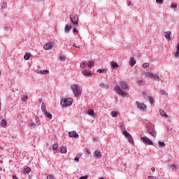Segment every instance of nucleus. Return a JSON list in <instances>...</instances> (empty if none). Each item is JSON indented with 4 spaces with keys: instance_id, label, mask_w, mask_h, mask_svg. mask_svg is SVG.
Segmentation results:
<instances>
[{
    "instance_id": "obj_1",
    "label": "nucleus",
    "mask_w": 179,
    "mask_h": 179,
    "mask_svg": "<svg viewBox=\"0 0 179 179\" xmlns=\"http://www.w3.org/2000/svg\"><path fill=\"white\" fill-rule=\"evenodd\" d=\"M71 89L76 97H79L82 94V89L78 84L71 85Z\"/></svg>"
},
{
    "instance_id": "obj_2",
    "label": "nucleus",
    "mask_w": 179,
    "mask_h": 179,
    "mask_svg": "<svg viewBox=\"0 0 179 179\" xmlns=\"http://www.w3.org/2000/svg\"><path fill=\"white\" fill-rule=\"evenodd\" d=\"M73 101V99L72 98H69L67 99L65 98H63L62 99L60 104L61 106H62V107H69V106H72Z\"/></svg>"
},
{
    "instance_id": "obj_3",
    "label": "nucleus",
    "mask_w": 179,
    "mask_h": 179,
    "mask_svg": "<svg viewBox=\"0 0 179 179\" xmlns=\"http://www.w3.org/2000/svg\"><path fill=\"white\" fill-rule=\"evenodd\" d=\"M143 76H144V78H150V79H153V78H155V79H159L160 78L158 74H154L152 72H144Z\"/></svg>"
},
{
    "instance_id": "obj_4",
    "label": "nucleus",
    "mask_w": 179,
    "mask_h": 179,
    "mask_svg": "<svg viewBox=\"0 0 179 179\" xmlns=\"http://www.w3.org/2000/svg\"><path fill=\"white\" fill-rule=\"evenodd\" d=\"M70 19L71 23L73 24H75V26H79V18L78 17V15L76 14H71L70 15Z\"/></svg>"
},
{
    "instance_id": "obj_5",
    "label": "nucleus",
    "mask_w": 179,
    "mask_h": 179,
    "mask_svg": "<svg viewBox=\"0 0 179 179\" xmlns=\"http://www.w3.org/2000/svg\"><path fill=\"white\" fill-rule=\"evenodd\" d=\"M123 135H124L125 138H127L129 143H134V138H132V136H131V134L127 130L123 131Z\"/></svg>"
},
{
    "instance_id": "obj_6",
    "label": "nucleus",
    "mask_w": 179,
    "mask_h": 179,
    "mask_svg": "<svg viewBox=\"0 0 179 179\" xmlns=\"http://www.w3.org/2000/svg\"><path fill=\"white\" fill-rule=\"evenodd\" d=\"M141 141H143V143H145V145H153V142L150 140V138L141 137Z\"/></svg>"
},
{
    "instance_id": "obj_7",
    "label": "nucleus",
    "mask_w": 179,
    "mask_h": 179,
    "mask_svg": "<svg viewBox=\"0 0 179 179\" xmlns=\"http://www.w3.org/2000/svg\"><path fill=\"white\" fill-rule=\"evenodd\" d=\"M115 91L116 92V93H117V94L120 96H127V93L124 92V91L121 90V87H120V86L115 87Z\"/></svg>"
},
{
    "instance_id": "obj_8",
    "label": "nucleus",
    "mask_w": 179,
    "mask_h": 179,
    "mask_svg": "<svg viewBox=\"0 0 179 179\" xmlns=\"http://www.w3.org/2000/svg\"><path fill=\"white\" fill-rule=\"evenodd\" d=\"M136 104L139 110H142L143 111H145V110H146V106L145 105V103H141L139 101H136Z\"/></svg>"
},
{
    "instance_id": "obj_9",
    "label": "nucleus",
    "mask_w": 179,
    "mask_h": 179,
    "mask_svg": "<svg viewBox=\"0 0 179 179\" xmlns=\"http://www.w3.org/2000/svg\"><path fill=\"white\" fill-rule=\"evenodd\" d=\"M69 138H76V139H78V138H79V134H78L76 131H72L69 132Z\"/></svg>"
},
{
    "instance_id": "obj_10",
    "label": "nucleus",
    "mask_w": 179,
    "mask_h": 179,
    "mask_svg": "<svg viewBox=\"0 0 179 179\" xmlns=\"http://www.w3.org/2000/svg\"><path fill=\"white\" fill-rule=\"evenodd\" d=\"M171 31H165L164 32V37L166 38V40H171Z\"/></svg>"
},
{
    "instance_id": "obj_11",
    "label": "nucleus",
    "mask_w": 179,
    "mask_h": 179,
    "mask_svg": "<svg viewBox=\"0 0 179 179\" xmlns=\"http://www.w3.org/2000/svg\"><path fill=\"white\" fill-rule=\"evenodd\" d=\"M53 45H52V43H47L44 46L43 48L44 50H51V48H52Z\"/></svg>"
},
{
    "instance_id": "obj_12",
    "label": "nucleus",
    "mask_w": 179,
    "mask_h": 179,
    "mask_svg": "<svg viewBox=\"0 0 179 179\" xmlns=\"http://www.w3.org/2000/svg\"><path fill=\"white\" fill-rule=\"evenodd\" d=\"M120 85L121 87L124 89V90H127L128 89V85H127V83H125L124 81H121L120 83Z\"/></svg>"
},
{
    "instance_id": "obj_13",
    "label": "nucleus",
    "mask_w": 179,
    "mask_h": 179,
    "mask_svg": "<svg viewBox=\"0 0 179 179\" xmlns=\"http://www.w3.org/2000/svg\"><path fill=\"white\" fill-rule=\"evenodd\" d=\"M43 113L45 117H46V118H48V120H51L52 118V115H51L50 113H48L47 110H45Z\"/></svg>"
},
{
    "instance_id": "obj_14",
    "label": "nucleus",
    "mask_w": 179,
    "mask_h": 179,
    "mask_svg": "<svg viewBox=\"0 0 179 179\" xmlns=\"http://www.w3.org/2000/svg\"><path fill=\"white\" fill-rule=\"evenodd\" d=\"M83 75H84V76H90V75H92V72H90L89 70H84L82 72Z\"/></svg>"
},
{
    "instance_id": "obj_15",
    "label": "nucleus",
    "mask_w": 179,
    "mask_h": 179,
    "mask_svg": "<svg viewBox=\"0 0 179 179\" xmlns=\"http://www.w3.org/2000/svg\"><path fill=\"white\" fill-rule=\"evenodd\" d=\"M129 64L131 66H134L135 64H136V60H135V58L131 57L129 60Z\"/></svg>"
},
{
    "instance_id": "obj_16",
    "label": "nucleus",
    "mask_w": 179,
    "mask_h": 179,
    "mask_svg": "<svg viewBox=\"0 0 179 179\" xmlns=\"http://www.w3.org/2000/svg\"><path fill=\"white\" fill-rule=\"evenodd\" d=\"M8 124V122H6V120L2 119L1 122V127L2 128H5L6 127V124Z\"/></svg>"
},
{
    "instance_id": "obj_17",
    "label": "nucleus",
    "mask_w": 179,
    "mask_h": 179,
    "mask_svg": "<svg viewBox=\"0 0 179 179\" xmlns=\"http://www.w3.org/2000/svg\"><path fill=\"white\" fill-rule=\"evenodd\" d=\"M94 157H101V152L100 151H94Z\"/></svg>"
},
{
    "instance_id": "obj_18",
    "label": "nucleus",
    "mask_w": 179,
    "mask_h": 179,
    "mask_svg": "<svg viewBox=\"0 0 179 179\" xmlns=\"http://www.w3.org/2000/svg\"><path fill=\"white\" fill-rule=\"evenodd\" d=\"M71 29H72L71 25H68V24L66 25L65 31H66L68 33V32L71 31Z\"/></svg>"
},
{
    "instance_id": "obj_19",
    "label": "nucleus",
    "mask_w": 179,
    "mask_h": 179,
    "mask_svg": "<svg viewBox=\"0 0 179 179\" xmlns=\"http://www.w3.org/2000/svg\"><path fill=\"white\" fill-rule=\"evenodd\" d=\"M38 73H42L43 75H48V73H50V71L48 70H43L39 71Z\"/></svg>"
},
{
    "instance_id": "obj_20",
    "label": "nucleus",
    "mask_w": 179,
    "mask_h": 179,
    "mask_svg": "<svg viewBox=\"0 0 179 179\" xmlns=\"http://www.w3.org/2000/svg\"><path fill=\"white\" fill-rule=\"evenodd\" d=\"M96 72L99 73H106L107 72V69H98L96 70Z\"/></svg>"
},
{
    "instance_id": "obj_21",
    "label": "nucleus",
    "mask_w": 179,
    "mask_h": 179,
    "mask_svg": "<svg viewBox=\"0 0 179 179\" xmlns=\"http://www.w3.org/2000/svg\"><path fill=\"white\" fill-rule=\"evenodd\" d=\"M1 6L2 9H6L8 8V3H6L5 1L1 2Z\"/></svg>"
},
{
    "instance_id": "obj_22",
    "label": "nucleus",
    "mask_w": 179,
    "mask_h": 179,
    "mask_svg": "<svg viewBox=\"0 0 179 179\" xmlns=\"http://www.w3.org/2000/svg\"><path fill=\"white\" fill-rule=\"evenodd\" d=\"M31 55V54L30 53H27L24 56V59H25V61H29V59H30V56Z\"/></svg>"
},
{
    "instance_id": "obj_23",
    "label": "nucleus",
    "mask_w": 179,
    "mask_h": 179,
    "mask_svg": "<svg viewBox=\"0 0 179 179\" xmlns=\"http://www.w3.org/2000/svg\"><path fill=\"white\" fill-rule=\"evenodd\" d=\"M31 171V169L30 167H27L24 169V174H27Z\"/></svg>"
},
{
    "instance_id": "obj_24",
    "label": "nucleus",
    "mask_w": 179,
    "mask_h": 179,
    "mask_svg": "<svg viewBox=\"0 0 179 179\" xmlns=\"http://www.w3.org/2000/svg\"><path fill=\"white\" fill-rule=\"evenodd\" d=\"M159 113H160L161 115H162L163 117H167V113H166V112H164V110L160 109Z\"/></svg>"
},
{
    "instance_id": "obj_25",
    "label": "nucleus",
    "mask_w": 179,
    "mask_h": 179,
    "mask_svg": "<svg viewBox=\"0 0 179 179\" xmlns=\"http://www.w3.org/2000/svg\"><path fill=\"white\" fill-rule=\"evenodd\" d=\"M111 66H112V68H113V69L119 68L118 64H117L116 62H111Z\"/></svg>"
},
{
    "instance_id": "obj_26",
    "label": "nucleus",
    "mask_w": 179,
    "mask_h": 179,
    "mask_svg": "<svg viewBox=\"0 0 179 179\" xmlns=\"http://www.w3.org/2000/svg\"><path fill=\"white\" fill-rule=\"evenodd\" d=\"M93 65H94V62H93L92 60L88 62V63H87L88 68H92V66H93Z\"/></svg>"
},
{
    "instance_id": "obj_27",
    "label": "nucleus",
    "mask_w": 179,
    "mask_h": 179,
    "mask_svg": "<svg viewBox=\"0 0 179 179\" xmlns=\"http://www.w3.org/2000/svg\"><path fill=\"white\" fill-rule=\"evenodd\" d=\"M41 108L43 113H45V111H47V110H45V103H44V102L41 103Z\"/></svg>"
},
{
    "instance_id": "obj_28",
    "label": "nucleus",
    "mask_w": 179,
    "mask_h": 179,
    "mask_svg": "<svg viewBox=\"0 0 179 179\" xmlns=\"http://www.w3.org/2000/svg\"><path fill=\"white\" fill-rule=\"evenodd\" d=\"M110 115H112V117H113V118H115V117H117V115H118V112L112 111L110 113Z\"/></svg>"
},
{
    "instance_id": "obj_29",
    "label": "nucleus",
    "mask_w": 179,
    "mask_h": 179,
    "mask_svg": "<svg viewBox=\"0 0 179 179\" xmlns=\"http://www.w3.org/2000/svg\"><path fill=\"white\" fill-rule=\"evenodd\" d=\"M66 152H67L66 147H61L60 148L61 153H66Z\"/></svg>"
},
{
    "instance_id": "obj_30",
    "label": "nucleus",
    "mask_w": 179,
    "mask_h": 179,
    "mask_svg": "<svg viewBox=\"0 0 179 179\" xmlns=\"http://www.w3.org/2000/svg\"><path fill=\"white\" fill-rule=\"evenodd\" d=\"M158 145L159 148H164L166 146V144L164 143V142H162V141H159Z\"/></svg>"
},
{
    "instance_id": "obj_31",
    "label": "nucleus",
    "mask_w": 179,
    "mask_h": 179,
    "mask_svg": "<svg viewBox=\"0 0 179 179\" xmlns=\"http://www.w3.org/2000/svg\"><path fill=\"white\" fill-rule=\"evenodd\" d=\"M149 134H150L151 136L156 137V135H157L156 131L151 130L149 131Z\"/></svg>"
},
{
    "instance_id": "obj_32",
    "label": "nucleus",
    "mask_w": 179,
    "mask_h": 179,
    "mask_svg": "<svg viewBox=\"0 0 179 179\" xmlns=\"http://www.w3.org/2000/svg\"><path fill=\"white\" fill-rule=\"evenodd\" d=\"M87 114L89 115H94V110H92V109H90L88 110L87 111Z\"/></svg>"
},
{
    "instance_id": "obj_33",
    "label": "nucleus",
    "mask_w": 179,
    "mask_h": 179,
    "mask_svg": "<svg viewBox=\"0 0 179 179\" xmlns=\"http://www.w3.org/2000/svg\"><path fill=\"white\" fill-rule=\"evenodd\" d=\"M27 99H29V96L27 95H22V97L21 98V100L22 101H26V100H27Z\"/></svg>"
},
{
    "instance_id": "obj_34",
    "label": "nucleus",
    "mask_w": 179,
    "mask_h": 179,
    "mask_svg": "<svg viewBox=\"0 0 179 179\" xmlns=\"http://www.w3.org/2000/svg\"><path fill=\"white\" fill-rule=\"evenodd\" d=\"M52 149L53 150H58V144L57 143L53 144Z\"/></svg>"
},
{
    "instance_id": "obj_35",
    "label": "nucleus",
    "mask_w": 179,
    "mask_h": 179,
    "mask_svg": "<svg viewBox=\"0 0 179 179\" xmlns=\"http://www.w3.org/2000/svg\"><path fill=\"white\" fill-rule=\"evenodd\" d=\"M80 68H86V62H83L80 65Z\"/></svg>"
},
{
    "instance_id": "obj_36",
    "label": "nucleus",
    "mask_w": 179,
    "mask_h": 179,
    "mask_svg": "<svg viewBox=\"0 0 179 179\" xmlns=\"http://www.w3.org/2000/svg\"><path fill=\"white\" fill-rule=\"evenodd\" d=\"M138 85L142 86L143 85V80H138L137 82Z\"/></svg>"
},
{
    "instance_id": "obj_37",
    "label": "nucleus",
    "mask_w": 179,
    "mask_h": 179,
    "mask_svg": "<svg viewBox=\"0 0 179 179\" xmlns=\"http://www.w3.org/2000/svg\"><path fill=\"white\" fill-rule=\"evenodd\" d=\"M150 99V104H153L155 103V99H153V98H152V96H148Z\"/></svg>"
},
{
    "instance_id": "obj_38",
    "label": "nucleus",
    "mask_w": 179,
    "mask_h": 179,
    "mask_svg": "<svg viewBox=\"0 0 179 179\" xmlns=\"http://www.w3.org/2000/svg\"><path fill=\"white\" fill-rule=\"evenodd\" d=\"M171 8H177V3H171Z\"/></svg>"
},
{
    "instance_id": "obj_39",
    "label": "nucleus",
    "mask_w": 179,
    "mask_h": 179,
    "mask_svg": "<svg viewBox=\"0 0 179 179\" xmlns=\"http://www.w3.org/2000/svg\"><path fill=\"white\" fill-rule=\"evenodd\" d=\"M99 86H100V87L104 88V87H106L107 85L106 84H104L103 83H101L99 84Z\"/></svg>"
},
{
    "instance_id": "obj_40",
    "label": "nucleus",
    "mask_w": 179,
    "mask_h": 179,
    "mask_svg": "<svg viewBox=\"0 0 179 179\" xmlns=\"http://www.w3.org/2000/svg\"><path fill=\"white\" fill-rule=\"evenodd\" d=\"M143 68H149V63H144L143 64Z\"/></svg>"
},
{
    "instance_id": "obj_41",
    "label": "nucleus",
    "mask_w": 179,
    "mask_h": 179,
    "mask_svg": "<svg viewBox=\"0 0 179 179\" xmlns=\"http://www.w3.org/2000/svg\"><path fill=\"white\" fill-rule=\"evenodd\" d=\"M170 168L172 169V170H176V169H177V166L174 164H171L170 166Z\"/></svg>"
},
{
    "instance_id": "obj_42",
    "label": "nucleus",
    "mask_w": 179,
    "mask_h": 179,
    "mask_svg": "<svg viewBox=\"0 0 179 179\" xmlns=\"http://www.w3.org/2000/svg\"><path fill=\"white\" fill-rule=\"evenodd\" d=\"M88 178H89V176H87V175H85L84 176L80 177L78 179H87Z\"/></svg>"
},
{
    "instance_id": "obj_43",
    "label": "nucleus",
    "mask_w": 179,
    "mask_h": 179,
    "mask_svg": "<svg viewBox=\"0 0 179 179\" xmlns=\"http://www.w3.org/2000/svg\"><path fill=\"white\" fill-rule=\"evenodd\" d=\"M59 58L62 61H65V57H64V55H59Z\"/></svg>"
},
{
    "instance_id": "obj_44",
    "label": "nucleus",
    "mask_w": 179,
    "mask_h": 179,
    "mask_svg": "<svg viewBox=\"0 0 179 179\" xmlns=\"http://www.w3.org/2000/svg\"><path fill=\"white\" fill-rule=\"evenodd\" d=\"M157 3H159V5H162L163 3V0H156Z\"/></svg>"
},
{
    "instance_id": "obj_45",
    "label": "nucleus",
    "mask_w": 179,
    "mask_h": 179,
    "mask_svg": "<svg viewBox=\"0 0 179 179\" xmlns=\"http://www.w3.org/2000/svg\"><path fill=\"white\" fill-rule=\"evenodd\" d=\"M175 58H178V57H179V52H178L177 50H176V52H175Z\"/></svg>"
},
{
    "instance_id": "obj_46",
    "label": "nucleus",
    "mask_w": 179,
    "mask_h": 179,
    "mask_svg": "<svg viewBox=\"0 0 179 179\" xmlns=\"http://www.w3.org/2000/svg\"><path fill=\"white\" fill-rule=\"evenodd\" d=\"M47 179H54V176H52V175H48V176H47Z\"/></svg>"
},
{
    "instance_id": "obj_47",
    "label": "nucleus",
    "mask_w": 179,
    "mask_h": 179,
    "mask_svg": "<svg viewBox=\"0 0 179 179\" xmlns=\"http://www.w3.org/2000/svg\"><path fill=\"white\" fill-rule=\"evenodd\" d=\"M80 159V157H75V159H74V160L76 161V162H79V159Z\"/></svg>"
},
{
    "instance_id": "obj_48",
    "label": "nucleus",
    "mask_w": 179,
    "mask_h": 179,
    "mask_svg": "<svg viewBox=\"0 0 179 179\" xmlns=\"http://www.w3.org/2000/svg\"><path fill=\"white\" fill-rule=\"evenodd\" d=\"M31 128H36V124L31 123Z\"/></svg>"
},
{
    "instance_id": "obj_49",
    "label": "nucleus",
    "mask_w": 179,
    "mask_h": 179,
    "mask_svg": "<svg viewBox=\"0 0 179 179\" xmlns=\"http://www.w3.org/2000/svg\"><path fill=\"white\" fill-rule=\"evenodd\" d=\"M78 31L76 28L73 30V33H78Z\"/></svg>"
},
{
    "instance_id": "obj_50",
    "label": "nucleus",
    "mask_w": 179,
    "mask_h": 179,
    "mask_svg": "<svg viewBox=\"0 0 179 179\" xmlns=\"http://www.w3.org/2000/svg\"><path fill=\"white\" fill-rule=\"evenodd\" d=\"M176 48H177V51L179 52V43L177 44Z\"/></svg>"
},
{
    "instance_id": "obj_51",
    "label": "nucleus",
    "mask_w": 179,
    "mask_h": 179,
    "mask_svg": "<svg viewBox=\"0 0 179 179\" xmlns=\"http://www.w3.org/2000/svg\"><path fill=\"white\" fill-rule=\"evenodd\" d=\"M151 171H156V168H155V167L151 168Z\"/></svg>"
},
{
    "instance_id": "obj_52",
    "label": "nucleus",
    "mask_w": 179,
    "mask_h": 179,
    "mask_svg": "<svg viewBox=\"0 0 179 179\" xmlns=\"http://www.w3.org/2000/svg\"><path fill=\"white\" fill-rule=\"evenodd\" d=\"M141 94H143V96H146V92H142Z\"/></svg>"
},
{
    "instance_id": "obj_53",
    "label": "nucleus",
    "mask_w": 179,
    "mask_h": 179,
    "mask_svg": "<svg viewBox=\"0 0 179 179\" xmlns=\"http://www.w3.org/2000/svg\"><path fill=\"white\" fill-rule=\"evenodd\" d=\"M13 179H17V176L13 175Z\"/></svg>"
},
{
    "instance_id": "obj_54",
    "label": "nucleus",
    "mask_w": 179,
    "mask_h": 179,
    "mask_svg": "<svg viewBox=\"0 0 179 179\" xmlns=\"http://www.w3.org/2000/svg\"><path fill=\"white\" fill-rule=\"evenodd\" d=\"M127 5L129 6V5H131V1H127Z\"/></svg>"
},
{
    "instance_id": "obj_55",
    "label": "nucleus",
    "mask_w": 179,
    "mask_h": 179,
    "mask_svg": "<svg viewBox=\"0 0 179 179\" xmlns=\"http://www.w3.org/2000/svg\"><path fill=\"white\" fill-rule=\"evenodd\" d=\"M73 47H75L76 48H78V47L75 44L73 45Z\"/></svg>"
},
{
    "instance_id": "obj_56",
    "label": "nucleus",
    "mask_w": 179,
    "mask_h": 179,
    "mask_svg": "<svg viewBox=\"0 0 179 179\" xmlns=\"http://www.w3.org/2000/svg\"><path fill=\"white\" fill-rule=\"evenodd\" d=\"M153 178V176H151V179Z\"/></svg>"
},
{
    "instance_id": "obj_57",
    "label": "nucleus",
    "mask_w": 179,
    "mask_h": 179,
    "mask_svg": "<svg viewBox=\"0 0 179 179\" xmlns=\"http://www.w3.org/2000/svg\"><path fill=\"white\" fill-rule=\"evenodd\" d=\"M40 1H44V0H40Z\"/></svg>"
},
{
    "instance_id": "obj_58",
    "label": "nucleus",
    "mask_w": 179,
    "mask_h": 179,
    "mask_svg": "<svg viewBox=\"0 0 179 179\" xmlns=\"http://www.w3.org/2000/svg\"><path fill=\"white\" fill-rule=\"evenodd\" d=\"M0 76H1V71H0Z\"/></svg>"
}]
</instances>
